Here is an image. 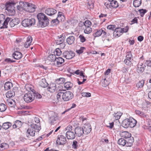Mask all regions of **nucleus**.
I'll return each instance as SVG.
<instances>
[{"instance_id": "obj_21", "label": "nucleus", "mask_w": 151, "mask_h": 151, "mask_svg": "<svg viewBox=\"0 0 151 151\" xmlns=\"http://www.w3.org/2000/svg\"><path fill=\"white\" fill-rule=\"evenodd\" d=\"M40 124H37L34 123H32V124H31L30 127L31 128H32L33 130H34L35 131L39 132L41 129Z\"/></svg>"}, {"instance_id": "obj_35", "label": "nucleus", "mask_w": 151, "mask_h": 151, "mask_svg": "<svg viewBox=\"0 0 151 151\" xmlns=\"http://www.w3.org/2000/svg\"><path fill=\"white\" fill-rule=\"evenodd\" d=\"M110 4L111 5V7L114 8H117L119 6L117 2L114 0L111 1Z\"/></svg>"}, {"instance_id": "obj_46", "label": "nucleus", "mask_w": 151, "mask_h": 151, "mask_svg": "<svg viewBox=\"0 0 151 151\" xmlns=\"http://www.w3.org/2000/svg\"><path fill=\"white\" fill-rule=\"evenodd\" d=\"M59 23V21L58 19L56 18L55 19H54L52 20L51 22V25L52 26L57 25Z\"/></svg>"}, {"instance_id": "obj_27", "label": "nucleus", "mask_w": 151, "mask_h": 151, "mask_svg": "<svg viewBox=\"0 0 151 151\" xmlns=\"http://www.w3.org/2000/svg\"><path fill=\"white\" fill-rule=\"evenodd\" d=\"M130 120L129 127H134L137 124V121L132 117H130Z\"/></svg>"}, {"instance_id": "obj_7", "label": "nucleus", "mask_w": 151, "mask_h": 151, "mask_svg": "<svg viewBox=\"0 0 151 151\" xmlns=\"http://www.w3.org/2000/svg\"><path fill=\"white\" fill-rule=\"evenodd\" d=\"M127 30L126 29L124 30V28L118 27L115 29L113 32V35L115 37H118L121 35L123 33L127 32Z\"/></svg>"}, {"instance_id": "obj_44", "label": "nucleus", "mask_w": 151, "mask_h": 151, "mask_svg": "<svg viewBox=\"0 0 151 151\" xmlns=\"http://www.w3.org/2000/svg\"><path fill=\"white\" fill-rule=\"evenodd\" d=\"M65 79L63 78H61L56 80V83L58 84H60L63 83L65 81Z\"/></svg>"}, {"instance_id": "obj_36", "label": "nucleus", "mask_w": 151, "mask_h": 151, "mask_svg": "<svg viewBox=\"0 0 151 151\" xmlns=\"http://www.w3.org/2000/svg\"><path fill=\"white\" fill-rule=\"evenodd\" d=\"M12 86V84L11 83L9 82H6L4 84V88L5 90H7L9 89Z\"/></svg>"}, {"instance_id": "obj_19", "label": "nucleus", "mask_w": 151, "mask_h": 151, "mask_svg": "<svg viewBox=\"0 0 151 151\" xmlns=\"http://www.w3.org/2000/svg\"><path fill=\"white\" fill-rule=\"evenodd\" d=\"M35 6L34 4L28 3V5L27 6V12H33L35 11Z\"/></svg>"}, {"instance_id": "obj_16", "label": "nucleus", "mask_w": 151, "mask_h": 151, "mask_svg": "<svg viewBox=\"0 0 151 151\" xmlns=\"http://www.w3.org/2000/svg\"><path fill=\"white\" fill-rule=\"evenodd\" d=\"M126 146L131 147L134 142V139L132 136L126 139Z\"/></svg>"}, {"instance_id": "obj_22", "label": "nucleus", "mask_w": 151, "mask_h": 151, "mask_svg": "<svg viewBox=\"0 0 151 151\" xmlns=\"http://www.w3.org/2000/svg\"><path fill=\"white\" fill-rule=\"evenodd\" d=\"M13 57L14 59L19 60L21 59L22 56V54L19 52H15L12 54Z\"/></svg>"}, {"instance_id": "obj_43", "label": "nucleus", "mask_w": 151, "mask_h": 151, "mask_svg": "<svg viewBox=\"0 0 151 151\" xmlns=\"http://www.w3.org/2000/svg\"><path fill=\"white\" fill-rule=\"evenodd\" d=\"M6 109V105L3 103L0 104V111L2 112L5 111Z\"/></svg>"}, {"instance_id": "obj_8", "label": "nucleus", "mask_w": 151, "mask_h": 151, "mask_svg": "<svg viewBox=\"0 0 151 151\" xmlns=\"http://www.w3.org/2000/svg\"><path fill=\"white\" fill-rule=\"evenodd\" d=\"M63 56L67 59H70L75 55V53L72 51H65L63 54Z\"/></svg>"}, {"instance_id": "obj_55", "label": "nucleus", "mask_w": 151, "mask_h": 151, "mask_svg": "<svg viewBox=\"0 0 151 151\" xmlns=\"http://www.w3.org/2000/svg\"><path fill=\"white\" fill-rule=\"evenodd\" d=\"M139 12L140 13V16L143 17L145 13L147 12L146 9H141L139 10Z\"/></svg>"}, {"instance_id": "obj_53", "label": "nucleus", "mask_w": 151, "mask_h": 151, "mask_svg": "<svg viewBox=\"0 0 151 151\" xmlns=\"http://www.w3.org/2000/svg\"><path fill=\"white\" fill-rule=\"evenodd\" d=\"M83 24L86 27H90L91 25V22L89 20H86Z\"/></svg>"}, {"instance_id": "obj_30", "label": "nucleus", "mask_w": 151, "mask_h": 151, "mask_svg": "<svg viewBox=\"0 0 151 151\" xmlns=\"http://www.w3.org/2000/svg\"><path fill=\"white\" fill-rule=\"evenodd\" d=\"M57 18L59 22L60 21H63L65 19L64 16L62 14V13L61 12H59L58 14Z\"/></svg>"}, {"instance_id": "obj_31", "label": "nucleus", "mask_w": 151, "mask_h": 151, "mask_svg": "<svg viewBox=\"0 0 151 151\" xmlns=\"http://www.w3.org/2000/svg\"><path fill=\"white\" fill-rule=\"evenodd\" d=\"M65 36H63L59 38L56 40V43L57 45H60L63 43L65 40Z\"/></svg>"}, {"instance_id": "obj_60", "label": "nucleus", "mask_w": 151, "mask_h": 151, "mask_svg": "<svg viewBox=\"0 0 151 151\" xmlns=\"http://www.w3.org/2000/svg\"><path fill=\"white\" fill-rule=\"evenodd\" d=\"M125 63L127 65H130L131 64V60L126 58L124 61Z\"/></svg>"}, {"instance_id": "obj_25", "label": "nucleus", "mask_w": 151, "mask_h": 151, "mask_svg": "<svg viewBox=\"0 0 151 151\" xmlns=\"http://www.w3.org/2000/svg\"><path fill=\"white\" fill-rule=\"evenodd\" d=\"M75 40L74 36H70L67 38L66 42L68 44L71 45L74 43Z\"/></svg>"}, {"instance_id": "obj_33", "label": "nucleus", "mask_w": 151, "mask_h": 151, "mask_svg": "<svg viewBox=\"0 0 151 151\" xmlns=\"http://www.w3.org/2000/svg\"><path fill=\"white\" fill-rule=\"evenodd\" d=\"M56 57L55 55L51 54L49 55L47 58V59L50 61L54 62Z\"/></svg>"}, {"instance_id": "obj_39", "label": "nucleus", "mask_w": 151, "mask_h": 151, "mask_svg": "<svg viewBox=\"0 0 151 151\" xmlns=\"http://www.w3.org/2000/svg\"><path fill=\"white\" fill-rule=\"evenodd\" d=\"M93 1L91 0H88L87 7L88 9H93Z\"/></svg>"}, {"instance_id": "obj_54", "label": "nucleus", "mask_w": 151, "mask_h": 151, "mask_svg": "<svg viewBox=\"0 0 151 151\" xmlns=\"http://www.w3.org/2000/svg\"><path fill=\"white\" fill-rule=\"evenodd\" d=\"M116 28V27L114 25H108L107 27V29H108L111 30L112 31L115 29Z\"/></svg>"}, {"instance_id": "obj_47", "label": "nucleus", "mask_w": 151, "mask_h": 151, "mask_svg": "<svg viewBox=\"0 0 151 151\" xmlns=\"http://www.w3.org/2000/svg\"><path fill=\"white\" fill-rule=\"evenodd\" d=\"M122 114L120 112H118L114 114L115 119L118 120L122 116Z\"/></svg>"}, {"instance_id": "obj_17", "label": "nucleus", "mask_w": 151, "mask_h": 151, "mask_svg": "<svg viewBox=\"0 0 151 151\" xmlns=\"http://www.w3.org/2000/svg\"><path fill=\"white\" fill-rule=\"evenodd\" d=\"M35 131L33 130L31 128H29L27 132V137H29L30 136L33 137L35 135Z\"/></svg>"}, {"instance_id": "obj_11", "label": "nucleus", "mask_w": 151, "mask_h": 151, "mask_svg": "<svg viewBox=\"0 0 151 151\" xmlns=\"http://www.w3.org/2000/svg\"><path fill=\"white\" fill-rule=\"evenodd\" d=\"M64 60L61 57H58L56 58L54 62L55 65L56 66L60 67L62 65L63 63L64 62Z\"/></svg>"}, {"instance_id": "obj_49", "label": "nucleus", "mask_w": 151, "mask_h": 151, "mask_svg": "<svg viewBox=\"0 0 151 151\" xmlns=\"http://www.w3.org/2000/svg\"><path fill=\"white\" fill-rule=\"evenodd\" d=\"M54 53L55 55H56L58 56H59L61 54L62 52L59 48H57L55 49Z\"/></svg>"}, {"instance_id": "obj_1", "label": "nucleus", "mask_w": 151, "mask_h": 151, "mask_svg": "<svg viewBox=\"0 0 151 151\" xmlns=\"http://www.w3.org/2000/svg\"><path fill=\"white\" fill-rule=\"evenodd\" d=\"M37 17L38 20L37 24L38 27H44L48 25L49 19L43 13H38L37 15Z\"/></svg>"}, {"instance_id": "obj_3", "label": "nucleus", "mask_w": 151, "mask_h": 151, "mask_svg": "<svg viewBox=\"0 0 151 151\" xmlns=\"http://www.w3.org/2000/svg\"><path fill=\"white\" fill-rule=\"evenodd\" d=\"M35 95L33 91L28 92L25 94L23 98L24 101L27 103L31 102L34 100Z\"/></svg>"}, {"instance_id": "obj_42", "label": "nucleus", "mask_w": 151, "mask_h": 151, "mask_svg": "<svg viewBox=\"0 0 151 151\" xmlns=\"http://www.w3.org/2000/svg\"><path fill=\"white\" fill-rule=\"evenodd\" d=\"M26 90L30 92L31 91H32L33 90L32 88V86L30 84H27L25 85L24 86Z\"/></svg>"}, {"instance_id": "obj_5", "label": "nucleus", "mask_w": 151, "mask_h": 151, "mask_svg": "<svg viewBox=\"0 0 151 151\" xmlns=\"http://www.w3.org/2000/svg\"><path fill=\"white\" fill-rule=\"evenodd\" d=\"M35 22V20L34 18L31 19H24L22 22V25L24 27H29L32 25H34Z\"/></svg>"}, {"instance_id": "obj_57", "label": "nucleus", "mask_w": 151, "mask_h": 151, "mask_svg": "<svg viewBox=\"0 0 151 151\" xmlns=\"http://www.w3.org/2000/svg\"><path fill=\"white\" fill-rule=\"evenodd\" d=\"M82 96L86 97H89L91 96V93L88 92H83L82 93Z\"/></svg>"}, {"instance_id": "obj_4", "label": "nucleus", "mask_w": 151, "mask_h": 151, "mask_svg": "<svg viewBox=\"0 0 151 151\" xmlns=\"http://www.w3.org/2000/svg\"><path fill=\"white\" fill-rule=\"evenodd\" d=\"M14 3L12 1L6 2V10L7 11L9 15L11 16L14 15L15 13V11L14 9Z\"/></svg>"}, {"instance_id": "obj_34", "label": "nucleus", "mask_w": 151, "mask_h": 151, "mask_svg": "<svg viewBox=\"0 0 151 151\" xmlns=\"http://www.w3.org/2000/svg\"><path fill=\"white\" fill-rule=\"evenodd\" d=\"M64 86L67 89H70L72 87L73 84L70 82H67L64 83Z\"/></svg>"}, {"instance_id": "obj_58", "label": "nucleus", "mask_w": 151, "mask_h": 151, "mask_svg": "<svg viewBox=\"0 0 151 151\" xmlns=\"http://www.w3.org/2000/svg\"><path fill=\"white\" fill-rule=\"evenodd\" d=\"M132 55L131 52H127V55L126 56V58L130 60H131L132 59Z\"/></svg>"}, {"instance_id": "obj_38", "label": "nucleus", "mask_w": 151, "mask_h": 151, "mask_svg": "<svg viewBox=\"0 0 151 151\" xmlns=\"http://www.w3.org/2000/svg\"><path fill=\"white\" fill-rule=\"evenodd\" d=\"M118 143L120 145L122 146H126V139H124L123 138L119 139L118 141Z\"/></svg>"}, {"instance_id": "obj_56", "label": "nucleus", "mask_w": 151, "mask_h": 151, "mask_svg": "<svg viewBox=\"0 0 151 151\" xmlns=\"http://www.w3.org/2000/svg\"><path fill=\"white\" fill-rule=\"evenodd\" d=\"M143 68H137V71L138 73H142V72L145 70V65H143Z\"/></svg>"}, {"instance_id": "obj_59", "label": "nucleus", "mask_w": 151, "mask_h": 151, "mask_svg": "<svg viewBox=\"0 0 151 151\" xmlns=\"http://www.w3.org/2000/svg\"><path fill=\"white\" fill-rule=\"evenodd\" d=\"M114 125V122H112L111 123H109L107 124L106 125V126L108 128H109L110 129H112L113 126Z\"/></svg>"}, {"instance_id": "obj_9", "label": "nucleus", "mask_w": 151, "mask_h": 151, "mask_svg": "<svg viewBox=\"0 0 151 151\" xmlns=\"http://www.w3.org/2000/svg\"><path fill=\"white\" fill-rule=\"evenodd\" d=\"M67 140L65 137L63 135L58 136L56 140V143L59 145H63L65 144Z\"/></svg>"}, {"instance_id": "obj_29", "label": "nucleus", "mask_w": 151, "mask_h": 151, "mask_svg": "<svg viewBox=\"0 0 151 151\" xmlns=\"http://www.w3.org/2000/svg\"><path fill=\"white\" fill-rule=\"evenodd\" d=\"M19 5H20L22 9L24 10L25 11H27V8L28 5V3L22 1L19 2Z\"/></svg>"}, {"instance_id": "obj_32", "label": "nucleus", "mask_w": 151, "mask_h": 151, "mask_svg": "<svg viewBox=\"0 0 151 151\" xmlns=\"http://www.w3.org/2000/svg\"><path fill=\"white\" fill-rule=\"evenodd\" d=\"M12 125V124L9 122L4 123L1 127V128L2 127V128L5 129H8Z\"/></svg>"}, {"instance_id": "obj_20", "label": "nucleus", "mask_w": 151, "mask_h": 151, "mask_svg": "<svg viewBox=\"0 0 151 151\" xmlns=\"http://www.w3.org/2000/svg\"><path fill=\"white\" fill-rule=\"evenodd\" d=\"M11 20V18L7 17L2 24V26L0 27V29L7 28L8 27V23Z\"/></svg>"}, {"instance_id": "obj_13", "label": "nucleus", "mask_w": 151, "mask_h": 151, "mask_svg": "<svg viewBox=\"0 0 151 151\" xmlns=\"http://www.w3.org/2000/svg\"><path fill=\"white\" fill-rule=\"evenodd\" d=\"M66 136L68 139H73L75 137L74 133L71 131H68L66 133Z\"/></svg>"}, {"instance_id": "obj_23", "label": "nucleus", "mask_w": 151, "mask_h": 151, "mask_svg": "<svg viewBox=\"0 0 151 151\" xmlns=\"http://www.w3.org/2000/svg\"><path fill=\"white\" fill-rule=\"evenodd\" d=\"M121 137L125 138V139L131 136V134L127 132H123L120 133Z\"/></svg>"}, {"instance_id": "obj_24", "label": "nucleus", "mask_w": 151, "mask_h": 151, "mask_svg": "<svg viewBox=\"0 0 151 151\" xmlns=\"http://www.w3.org/2000/svg\"><path fill=\"white\" fill-rule=\"evenodd\" d=\"M32 40V37L31 36H29L27 37L26 42L24 44L25 47L28 48L31 45Z\"/></svg>"}, {"instance_id": "obj_6", "label": "nucleus", "mask_w": 151, "mask_h": 151, "mask_svg": "<svg viewBox=\"0 0 151 151\" xmlns=\"http://www.w3.org/2000/svg\"><path fill=\"white\" fill-rule=\"evenodd\" d=\"M47 89L48 91L51 93L56 92L58 93L60 91H62L61 90L59 89L58 87H56L55 84L53 83H50Z\"/></svg>"}, {"instance_id": "obj_2", "label": "nucleus", "mask_w": 151, "mask_h": 151, "mask_svg": "<svg viewBox=\"0 0 151 151\" xmlns=\"http://www.w3.org/2000/svg\"><path fill=\"white\" fill-rule=\"evenodd\" d=\"M60 91L58 93L57 95V98L58 100L60 99L61 96H62L63 99L65 101H69L73 97V94L70 91H66L65 92Z\"/></svg>"}, {"instance_id": "obj_50", "label": "nucleus", "mask_w": 151, "mask_h": 151, "mask_svg": "<svg viewBox=\"0 0 151 151\" xmlns=\"http://www.w3.org/2000/svg\"><path fill=\"white\" fill-rule=\"evenodd\" d=\"M92 31V29L90 27H86L84 30V33L86 34H90Z\"/></svg>"}, {"instance_id": "obj_61", "label": "nucleus", "mask_w": 151, "mask_h": 151, "mask_svg": "<svg viewBox=\"0 0 151 151\" xmlns=\"http://www.w3.org/2000/svg\"><path fill=\"white\" fill-rule=\"evenodd\" d=\"M79 38H80L81 42H83L86 40V39L84 36L82 35H80L79 36Z\"/></svg>"}, {"instance_id": "obj_10", "label": "nucleus", "mask_w": 151, "mask_h": 151, "mask_svg": "<svg viewBox=\"0 0 151 151\" xmlns=\"http://www.w3.org/2000/svg\"><path fill=\"white\" fill-rule=\"evenodd\" d=\"M83 128L84 134H89L91 130V127L90 124L88 123H86L84 124Z\"/></svg>"}, {"instance_id": "obj_41", "label": "nucleus", "mask_w": 151, "mask_h": 151, "mask_svg": "<svg viewBox=\"0 0 151 151\" xmlns=\"http://www.w3.org/2000/svg\"><path fill=\"white\" fill-rule=\"evenodd\" d=\"M147 120L148 121L145 125L146 128L151 132V120L149 119Z\"/></svg>"}, {"instance_id": "obj_62", "label": "nucleus", "mask_w": 151, "mask_h": 151, "mask_svg": "<svg viewBox=\"0 0 151 151\" xmlns=\"http://www.w3.org/2000/svg\"><path fill=\"white\" fill-rule=\"evenodd\" d=\"M16 124L17 125L18 127H19L22 125V122L19 121H17L15 122Z\"/></svg>"}, {"instance_id": "obj_12", "label": "nucleus", "mask_w": 151, "mask_h": 151, "mask_svg": "<svg viewBox=\"0 0 151 151\" xmlns=\"http://www.w3.org/2000/svg\"><path fill=\"white\" fill-rule=\"evenodd\" d=\"M83 128L79 127H78L75 128V133L78 137H81L82 136L84 133Z\"/></svg>"}, {"instance_id": "obj_26", "label": "nucleus", "mask_w": 151, "mask_h": 151, "mask_svg": "<svg viewBox=\"0 0 151 151\" xmlns=\"http://www.w3.org/2000/svg\"><path fill=\"white\" fill-rule=\"evenodd\" d=\"M39 84L43 88L47 87L48 84L45 78L42 79L39 82Z\"/></svg>"}, {"instance_id": "obj_14", "label": "nucleus", "mask_w": 151, "mask_h": 151, "mask_svg": "<svg viewBox=\"0 0 151 151\" xmlns=\"http://www.w3.org/2000/svg\"><path fill=\"white\" fill-rule=\"evenodd\" d=\"M45 13L49 16H52L57 12V11L52 8H48L45 10Z\"/></svg>"}, {"instance_id": "obj_48", "label": "nucleus", "mask_w": 151, "mask_h": 151, "mask_svg": "<svg viewBox=\"0 0 151 151\" xmlns=\"http://www.w3.org/2000/svg\"><path fill=\"white\" fill-rule=\"evenodd\" d=\"M78 146V142L76 140H74L72 145V148L76 149L77 148Z\"/></svg>"}, {"instance_id": "obj_64", "label": "nucleus", "mask_w": 151, "mask_h": 151, "mask_svg": "<svg viewBox=\"0 0 151 151\" xmlns=\"http://www.w3.org/2000/svg\"><path fill=\"white\" fill-rule=\"evenodd\" d=\"M8 145L5 143H4L1 144V145H0V147L2 148H4L5 149V147H6V146H8Z\"/></svg>"}, {"instance_id": "obj_51", "label": "nucleus", "mask_w": 151, "mask_h": 151, "mask_svg": "<svg viewBox=\"0 0 151 151\" xmlns=\"http://www.w3.org/2000/svg\"><path fill=\"white\" fill-rule=\"evenodd\" d=\"M102 32L103 29H102L97 31L95 33L94 37H96L100 36L102 34Z\"/></svg>"}, {"instance_id": "obj_45", "label": "nucleus", "mask_w": 151, "mask_h": 151, "mask_svg": "<svg viewBox=\"0 0 151 151\" xmlns=\"http://www.w3.org/2000/svg\"><path fill=\"white\" fill-rule=\"evenodd\" d=\"M15 21H16L15 19H12L11 18V20H10L9 25L11 27H12L19 23L18 22H17L15 23V24H14V22H15Z\"/></svg>"}, {"instance_id": "obj_37", "label": "nucleus", "mask_w": 151, "mask_h": 151, "mask_svg": "<svg viewBox=\"0 0 151 151\" xmlns=\"http://www.w3.org/2000/svg\"><path fill=\"white\" fill-rule=\"evenodd\" d=\"M141 0H134L133 1V4L135 7H138L141 4Z\"/></svg>"}, {"instance_id": "obj_52", "label": "nucleus", "mask_w": 151, "mask_h": 151, "mask_svg": "<svg viewBox=\"0 0 151 151\" xmlns=\"http://www.w3.org/2000/svg\"><path fill=\"white\" fill-rule=\"evenodd\" d=\"M85 49V48L83 47H81L79 50H76V52L78 54H81L83 52L84 50Z\"/></svg>"}, {"instance_id": "obj_63", "label": "nucleus", "mask_w": 151, "mask_h": 151, "mask_svg": "<svg viewBox=\"0 0 151 151\" xmlns=\"http://www.w3.org/2000/svg\"><path fill=\"white\" fill-rule=\"evenodd\" d=\"M6 3L5 4L1 3L0 4V8L1 9H3L4 8H6Z\"/></svg>"}, {"instance_id": "obj_40", "label": "nucleus", "mask_w": 151, "mask_h": 151, "mask_svg": "<svg viewBox=\"0 0 151 151\" xmlns=\"http://www.w3.org/2000/svg\"><path fill=\"white\" fill-rule=\"evenodd\" d=\"M144 83V81L142 80L137 83L136 85V86L138 88H141L143 86Z\"/></svg>"}, {"instance_id": "obj_28", "label": "nucleus", "mask_w": 151, "mask_h": 151, "mask_svg": "<svg viewBox=\"0 0 151 151\" xmlns=\"http://www.w3.org/2000/svg\"><path fill=\"white\" fill-rule=\"evenodd\" d=\"M14 90V89H13L12 90L8 91L6 93V97L7 98H10L14 96L15 95V93Z\"/></svg>"}, {"instance_id": "obj_18", "label": "nucleus", "mask_w": 151, "mask_h": 151, "mask_svg": "<svg viewBox=\"0 0 151 151\" xmlns=\"http://www.w3.org/2000/svg\"><path fill=\"white\" fill-rule=\"evenodd\" d=\"M130 121V117L123 120L122 123V126L126 128L129 127Z\"/></svg>"}, {"instance_id": "obj_15", "label": "nucleus", "mask_w": 151, "mask_h": 151, "mask_svg": "<svg viewBox=\"0 0 151 151\" xmlns=\"http://www.w3.org/2000/svg\"><path fill=\"white\" fill-rule=\"evenodd\" d=\"M58 114L55 113L54 114L50 117V121L51 124H54L55 122L58 119Z\"/></svg>"}]
</instances>
